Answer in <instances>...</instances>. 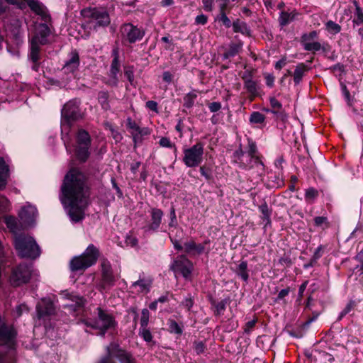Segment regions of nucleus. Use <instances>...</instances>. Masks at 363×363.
<instances>
[{
    "instance_id": "nucleus-1",
    "label": "nucleus",
    "mask_w": 363,
    "mask_h": 363,
    "mask_svg": "<svg viewBox=\"0 0 363 363\" xmlns=\"http://www.w3.org/2000/svg\"><path fill=\"white\" fill-rule=\"evenodd\" d=\"M61 191L60 201L71 220L74 222L82 220L90 196L84 174L77 169H71L64 178Z\"/></svg>"
},
{
    "instance_id": "nucleus-2",
    "label": "nucleus",
    "mask_w": 363,
    "mask_h": 363,
    "mask_svg": "<svg viewBox=\"0 0 363 363\" xmlns=\"http://www.w3.org/2000/svg\"><path fill=\"white\" fill-rule=\"evenodd\" d=\"M50 29L46 23L36 26L33 36L30 40L28 60L33 63L32 69L38 72L41 59V46L50 43Z\"/></svg>"
},
{
    "instance_id": "nucleus-3",
    "label": "nucleus",
    "mask_w": 363,
    "mask_h": 363,
    "mask_svg": "<svg viewBox=\"0 0 363 363\" xmlns=\"http://www.w3.org/2000/svg\"><path fill=\"white\" fill-rule=\"evenodd\" d=\"M13 242L18 255L22 258L35 259L40 255V249L31 236L19 234L14 236Z\"/></svg>"
},
{
    "instance_id": "nucleus-4",
    "label": "nucleus",
    "mask_w": 363,
    "mask_h": 363,
    "mask_svg": "<svg viewBox=\"0 0 363 363\" xmlns=\"http://www.w3.org/2000/svg\"><path fill=\"white\" fill-rule=\"evenodd\" d=\"M79 102L77 100L69 101L65 104L62 109L61 131L62 139L68 150L66 137L68 135L72 122L79 119L81 113L79 108Z\"/></svg>"
},
{
    "instance_id": "nucleus-5",
    "label": "nucleus",
    "mask_w": 363,
    "mask_h": 363,
    "mask_svg": "<svg viewBox=\"0 0 363 363\" xmlns=\"http://www.w3.org/2000/svg\"><path fill=\"white\" fill-rule=\"evenodd\" d=\"M233 162L242 169L254 170L255 178H259L264 172V164L259 157L247 155L242 149L233 153Z\"/></svg>"
},
{
    "instance_id": "nucleus-6",
    "label": "nucleus",
    "mask_w": 363,
    "mask_h": 363,
    "mask_svg": "<svg viewBox=\"0 0 363 363\" xmlns=\"http://www.w3.org/2000/svg\"><path fill=\"white\" fill-rule=\"evenodd\" d=\"M99 257V249L93 244H90L81 255L75 256L70 260V270L72 272L84 271L94 265Z\"/></svg>"
},
{
    "instance_id": "nucleus-7",
    "label": "nucleus",
    "mask_w": 363,
    "mask_h": 363,
    "mask_svg": "<svg viewBox=\"0 0 363 363\" xmlns=\"http://www.w3.org/2000/svg\"><path fill=\"white\" fill-rule=\"evenodd\" d=\"M81 15L88 19V23L94 30L107 27L111 23V18L107 10L101 7H89L81 11Z\"/></svg>"
},
{
    "instance_id": "nucleus-8",
    "label": "nucleus",
    "mask_w": 363,
    "mask_h": 363,
    "mask_svg": "<svg viewBox=\"0 0 363 363\" xmlns=\"http://www.w3.org/2000/svg\"><path fill=\"white\" fill-rule=\"evenodd\" d=\"M96 317L85 321L86 325L99 330V335L104 336L106 331L114 328L116 323L114 318L106 311L98 307L96 309Z\"/></svg>"
},
{
    "instance_id": "nucleus-9",
    "label": "nucleus",
    "mask_w": 363,
    "mask_h": 363,
    "mask_svg": "<svg viewBox=\"0 0 363 363\" xmlns=\"http://www.w3.org/2000/svg\"><path fill=\"white\" fill-rule=\"evenodd\" d=\"M203 144L202 143H196L193 146L184 150L183 162L187 167H198L203 162Z\"/></svg>"
},
{
    "instance_id": "nucleus-10",
    "label": "nucleus",
    "mask_w": 363,
    "mask_h": 363,
    "mask_svg": "<svg viewBox=\"0 0 363 363\" xmlns=\"http://www.w3.org/2000/svg\"><path fill=\"white\" fill-rule=\"evenodd\" d=\"M35 274L32 264H20L13 269L9 281L12 286H18L28 282L31 276Z\"/></svg>"
},
{
    "instance_id": "nucleus-11",
    "label": "nucleus",
    "mask_w": 363,
    "mask_h": 363,
    "mask_svg": "<svg viewBox=\"0 0 363 363\" xmlns=\"http://www.w3.org/2000/svg\"><path fill=\"white\" fill-rule=\"evenodd\" d=\"M91 141V137L87 131L83 129L79 130L77 135L75 151L77 157L80 162H84L89 158Z\"/></svg>"
},
{
    "instance_id": "nucleus-12",
    "label": "nucleus",
    "mask_w": 363,
    "mask_h": 363,
    "mask_svg": "<svg viewBox=\"0 0 363 363\" xmlns=\"http://www.w3.org/2000/svg\"><path fill=\"white\" fill-rule=\"evenodd\" d=\"M318 38V32L313 30L309 33H303L300 39V43L306 51L311 52L313 53L320 50L325 52L326 48L325 45L317 41Z\"/></svg>"
},
{
    "instance_id": "nucleus-13",
    "label": "nucleus",
    "mask_w": 363,
    "mask_h": 363,
    "mask_svg": "<svg viewBox=\"0 0 363 363\" xmlns=\"http://www.w3.org/2000/svg\"><path fill=\"white\" fill-rule=\"evenodd\" d=\"M121 38L123 41L130 44L135 43L143 39L145 35V31L132 23H125L120 28Z\"/></svg>"
},
{
    "instance_id": "nucleus-14",
    "label": "nucleus",
    "mask_w": 363,
    "mask_h": 363,
    "mask_svg": "<svg viewBox=\"0 0 363 363\" xmlns=\"http://www.w3.org/2000/svg\"><path fill=\"white\" fill-rule=\"evenodd\" d=\"M107 352L108 356L103 358L99 363H114L112 358L118 359L121 363H133L132 357L115 344H111L107 347Z\"/></svg>"
},
{
    "instance_id": "nucleus-15",
    "label": "nucleus",
    "mask_w": 363,
    "mask_h": 363,
    "mask_svg": "<svg viewBox=\"0 0 363 363\" xmlns=\"http://www.w3.org/2000/svg\"><path fill=\"white\" fill-rule=\"evenodd\" d=\"M170 269L176 274H180L186 279H189L193 270V264L185 256L177 257L172 263Z\"/></svg>"
},
{
    "instance_id": "nucleus-16",
    "label": "nucleus",
    "mask_w": 363,
    "mask_h": 363,
    "mask_svg": "<svg viewBox=\"0 0 363 363\" xmlns=\"http://www.w3.org/2000/svg\"><path fill=\"white\" fill-rule=\"evenodd\" d=\"M101 279L99 284L101 291H106L114 285L115 278L113 275L110 262L104 259L101 263Z\"/></svg>"
},
{
    "instance_id": "nucleus-17",
    "label": "nucleus",
    "mask_w": 363,
    "mask_h": 363,
    "mask_svg": "<svg viewBox=\"0 0 363 363\" xmlns=\"http://www.w3.org/2000/svg\"><path fill=\"white\" fill-rule=\"evenodd\" d=\"M9 177V166L4 159L0 157V189H4L6 185V179ZM9 200L0 196V211H5L9 207Z\"/></svg>"
},
{
    "instance_id": "nucleus-18",
    "label": "nucleus",
    "mask_w": 363,
    "mask_h": 363,
    "mask_svg": "<svg viewBox=\"0 0 363 363\" xmlns=\"http://www.w3.org/2000/svg\"><path fill=\"white\" fill-rule=\"evenodd\" d=\"M55 308L52 301L49 298H43L36 306L38 319H47L55 313Z\"/></svg>"
},
{
    "instance_id": "nucleus-19",
    "label": "nucleus",
    "mask_w": 363,
    "mask_h": 363,
    "mask_svg": "<svg viewBox=\"0 0 363 363\" xmlns=\"http://www.w3.org/2000/svg\"><path fill=\"white\" fill-rule=\"evenodd\" d=\"M112 56L113 59L112 60L111 68H110V79L107 82L108 85L112 86H116L118 82V74L120 71V62H119V55L117 48H115L112 51Z\"/></svg>"
},
{
    "instance_id": "nucleus-20",
    "label": "nucleus",
    "mask_w": 363,
    "mask_h": 363,
    "mask_svg": "<svg viewBox=\"0 0 363 363\" xmlns=\"http://www.w3.org/2000/svg\"><path fill=\"white\" fill-rule=\"evenodd\" d=\"M38 212L34 206L28 204L19 212V218L25 225H32L35 220Z\"/></svg>"
},
{
    "instance_id": "nucleus-21",
    "label": "nucleus",
    "mask_w": 363,
    "mask_h": 363,
    "mask_svg": "<svg viewBox=\"0 0 363 363\" xmlns=\"http://www.w3.org/2000/svg\"><path fill=\"white\" fill-rule=\"evenodd\" d=\"M242 79L244 82V88L250 94L251 100H253L258 95L259 86L257 82L252 79V76L249 72H245Z\"/></svg>"
},
{
    "instance_id": "nucleus-22",
    "label": "nucleus",
    "mask_w": 363,
    "mask_h": 363,
    "mask_svg": "<svg viewBox=\"0 0 363 363\" xmlns=\"http://www.w3.org/2000/svg\"><path fill=\"white\" fill-rule=\"evenodd\" d=\"M270 103V113L274 115V116L281 121H284L287 118V115L283 108V106L280 101H279L275 97L269 98Z\"/></svg>"
},
{
    "instance_id": "nucleus-23",
    "label": "nucleus",
    "mask_w": 363,
    "mask_h": 363,
    "mask_svg": "<svg viewBox=\"0 0 363 363\" xmlns=\"http://www.w3.org/2000/svg\"><path fill=\"white\" fill-rule=\"evenodd\" d=\"M150 215L151 222L147 226V230L156 231L161 224L164 213L161 209L153 208L151 209Z\"/></svg>"
},
{
    "instance_id": "nucleus-24",
    "label": "nucleus",
    "mask_w": 363,
    "mask_h": 363,
    "mask_svg": "<svg viewBox=\"0 0 363 363\" xmlns=\"http://www.w3.org/2000/svg\"><path fill=\"white\" fill-rule=\"evenodd\" d=\"M79 65V55L76 50H73L69 55V59L66 62L64 69L65 72H74Z\"/></svg>"
},
{
    "instance_id": "nucleus-25",
    "label": "nucleus",
    "mask_w": 363,
    "mask_h": 363,
    "mask_svg": "<svg viewBox=\"0 0 363 363\" xmlns=\"http://www.w3.org/2000/svg\"><path fill=\"white\" fill-rule=\"evenodd\" d=\"M29 8L37 15H39L45 21L48 18L46 8L38 0H24Z\"/></svg>"
},
{
    "instance_id": "nucleus-26",
    "label": "nucleus",
    "mask_w": 363,
    "mask_h": 363,
    "mask_svg": "<svg viewBox=\"0 0 363 363\" xmlns=\"http://www.w3.org/2000/svg\"><path fill=\"white\" fill-rule=\"evenodd\" d=\"M65 296L66 298L70 300L72 303L65 305V308H69L70 310L77 312L84 304L85 301L81 296L71 294H66Z\"/></svg>"
},
{
    "instance_id": "nucleus-27",
    "label": "nucleus",
    "mask_w": 363,
    "mask_h": 363,
    "mask_svg": "<svg viewBox=\"0 0 363 363\" xmlns=\"http://www.w3.org/2000/svg\"><path fill=\"white\" fill-rule=\"evenodd\" d=\"M298 16V13L296 10L291 11H281L279 16V23L281 27H284L294 21Z\"/></svg>"
},
{
    "instance_id": "nucleus-28",
    "label": "nucleus",
    "mask_w": 363,
    "mask_h": 363,
    "mask_svg": "<svg viewBox=\"0 0 363 363\" xmlns=\"http://www.w3.org/2000/svg\"><path fill=\"white\" fill-rule=\"evenodd\" d=\"M152 282V279L150 278H140L138 281L132 284L131 288H138L137 291L139 293H147L150 291Z\"/></svg>"
},
{
    "instance_id": "nucleus-29",
    "label": "nucleus",
    "mask_w": 363,
    "mask_h": 363,
    "mask_svg": "<svg viewBox=\"0 0 363 363\" xmlns=\"http://www.w3.org/2000/svg\"><path fill=\"white\" fill-rule=\"evenodd\" d=\"M220 1L219 9H220V16L217 18V19L222 22V23L226 27L230 28L233 24H231L230 20L226 16L225 10L228 5L229 0H218Z\"/></svg>"
},
{
    "instance_id": "nucleus-30",
    "label": "nucleus",
    "mask_w": 363,
    "mask_h": 363,
    "mask_svg": "<svg viewBox=\"0 0 363 363\" xmlns=\"http://www.w3.org/2000/svg\"><path fill=\"white\" fill-rule=\"evenodd\" d=\"M308 67L304 63H299L296 65L294 72V82L295 84H299Z\"/></svg>"
},
{
    "instance_id": "nucleus-31",
    "label": "nucleus",
    "mask_w": 363,
    "mask_h": 363,
    "mask_svg": "<svg viewBox=\"0 0 363 363\" xmlns=\"http://www.w3.org/2000/svg\"><path fill=\"white\" fill-rule=\"evenodd\" d=\"M185 252L186 253L201 254L205 250V247L201 244H196L194 241L191 240L184 243Z\"/></svg>"
},
{
    "instance_id": "nucleus-32",
    "label": "nucleus",
    "mask_w": 363,
    "mask_h": 363,
    "mask_svg": "<svg viewBox=\"0 0 363 363\" xmlns=\"http://www.w3.org/2000/svg\"><path fill=\"white\" fill-rule=\"evenodd\" d=\"M354 4L355 6V11L352 23L353 27L355 28L363 24V10L357 1H354Z\"/></svg>"
},
{
    "instance_id": "nucleus-33",
    "label": "nucleus",
    "mask_w": 363,
    "mask_h": 363,
    "mask_svg": "<svg viewBox=\"0 0 363 363\" xmlns=\"http://www.w3.org/2000/svg\"><path fill=\"white\" fill-rule=\"evenodd\" d=\"M4 223L10 231L15 235V236L18 235L17 233L19 231V228L15 217L11 216H6L4 218Z\"/></svg>"
},
{
    "instance_id": "nucleus-34",
    "label": "nucleus",
    "mask_w": 363,
    "mask_h": 363,
    "mask_svg": "<svg viewBox=\"0 0 363 363\" xmlns=\"http://www.w3.org/2000/svg\"><path fill=\"white\" fill-rule=\"evenodd\" d=\"M242 47V43H232L230 45L228 50L223 54V59H228L235 56L239 53Z\"/></svg>"
},
{
    "instance_id": "nucleus-35",
    "label": "nucleus",
    "mask_w": 363,
    "mask_h": 363,
    "mask_svg": "<svg viewBox=\"0 0 363 363\" xmlns=\"http://www.w3.org/2000/svg\"><path fill=\"white\" fill-rule=\"evenodd\" d=\"M233 28L235 33H241L245 35H250V30L245 22L237 20L233 23Z\"/></svg>"
},
{
    "instance_id": "nucleus-36",
    "label": "nucleus",
    "mask_w": 363,
    "mask_h": 363,
    "mask_svg": "<svg viewBox=\"0 0 363 363\" xmlns=\"http://www.w3.org/2000/svg\"><path fill=\"white\" fill-rule=\"evenodd\" d=\"M236 273L243 281H247L249 274L247 271V262L246 261L242 260L240 262L238 265Z\"/></svg>"
},
{
    "instance_id": "nucleus-37",
    "label": "nucleus",
    "mask_w": 363,
    "mask_h": 363,
    "mask_svg": "<svg viewBox=\"0 0 363 363\" xmlns=\"http://www.w3.org/2000/svg\"><path fill=\"white\" fill-rule=\"evenodd\" d=\"M109 95L107 91H101L98 94V101L103 109L109 110L111 106L108 102Z\"/></svg>"
},
{
    "instance_id": "nucleus-38",
    "label": "nucleus",
    "mask_w": 363,
    "mask_h": 363,
    "mask_svg": "<svg viewBox=\"0 0 363 363\" xmlns=\"http://www.w3.org/2000/svg\"><path fill=\"white\" fill-rule=\"evenodd\" d=\"M197 94L195 91H191L186 94L184 97V107L186 108H191L194 106Z\"/></svg>"
},
{
    "instance_id": "nucleus-39",
    "label": "nucleus",
    "mask_w": 363,
    "mask_h": 363,
    "mask_svg": "<svg viewBox=\"0 0 363 363\" xmlns=\"http://www.w3.org/2000/svg\"><path fill=\"white\" fill-rule=\"evenodd\" d=\"M259 210L262 214V219L267 223H270V216L272 211L269 208L267 204L264 202L259 206Z\"/></svg>"
},
{
    "instance_id": "nucleus-40",
    "label": "nucleus",
    "mask_w": 363,
    "mask_h": 363,
    "mask_svg": "<svg viewBox=\"0 0 363 363\" xmlns=\"http://www.w3.org/2000/svg\"><path fill=\"white\" fill-rule=\"evenodd\" d=\"M171 333L181 335L183 332L182 326L179 325L174 320L169 319L167 323Z\"/></svg>"
},
{
    "instance_id": "nucleus-41",
    "label": "nucleus",
    "mask_w": 363,
    "mask_h": 363,
    "mask_svg": "<svg viewBox=\"0 0 363 363\" xmlns=\"http://www.w3.org/2000/svg\"><path fill=\"white\" fill-rule=\"evenodd\" d=\"M265 120V116L259 111H254L250 116V122L251 123L259 124L262 123Z\"/></svg>"
},
{
    "instance_id": "nucleus-42",
    "label": "nucleus",
    "mask_w": 363,
    "mask_h": 363,
    "mask_svg": "<svg viewBox=\"0 0 363 363\" xmlns=\"http://www.w3.org/2000/svg\"><path fill=\"white\" fill-rule=\"evenodd\" d=\"M327 30L332 34H337L340 32L341 26L333 21H328L325 23Z\"/></svg>"
},
{
    "instance_id": "nucleus-43",
    "label": "nucleus",
    "mask_w": 363,
    "mask_h": 363,
    "mask_svg": "<svg viewBox=\"0 0 363 363\" xmlns=\"http://www.w3.org/2000/svg\"><path fill=\"white\" fill-rule=\"evenodd\" d=\"M150 134V131L147 128H139V130L137 133H133V141L136 143L141 141V137L143 135H147Z\"/></svg>"
},
{
    "instance_id": "nucleus-44",
    "label": "nucleus",
    "mask_w": 363,
    "mask_h": 363,
    "mask_svg": "<svg viewBox=\"0 0 363 363\" xmlns=\"http://www.w3.org/2000/svg\"><path fill=\"white\" fill-rule=\"evenodd\" d=\"M315 225L323 228L328 227V222L327 217L317 216L314 218Z\"/></svg>"
},
{
    "instance_id": "nucleus-45",
    "label": "nucleus",
    "mask_w": 363,
    "mask_h": 363,
    "mask_svg": "<svg viewBox=\"0 0 363 363\" xmlns=\"http://www.w3.org/2000/svg\"><path fill=\"white\" fill-rule=\"evenodd\" d=\"M150 313L147 308H143L141 312L140 326L141 328L147 327L149 322Z\"/></svg>"
},
{
    "instance_id": "nucleus-46",
    "label": "nucleus",
    "mask_w": 363,
    "mask_h": 363,
    "mask_svg": "<svg viewBox=\"0 0 363 363\" xmlns=\"http://www.w3.org/2000/svg\"><path fill=\"white\" fill-rule=\"evenodd\" d=\"M318 195V191L314 188H309L306 189L305 193V198L307 201L314 200Z\"/></svg>"
},
{
    "instance_id": "nucleus-47",
    "label": "nucleus",
    "mask_w": 363,
    "mask_h": 363,
    "mask_svg": "<svg viewBox=\"0 0 363 363\" xmlns=\"http://www.w3.org/2000/svg\"><path fill=\"white\" fill-rule=\"evenodd\" d=\"M354 259L360 263V265H357L354 269L363 274V249L356 255Z\"/></svg>"
},
{
    "instance_id": "nucleus-48",
    "label": "nucleus",
    "mask_w": 363,
    "mask_h": 363,
    "mask_svg": "<svg viewBox=\"0 0 363 363\" xmlns=\"http://www.w3.org/2000/svg\"><path fill=\"white\" fill-rule=\"evenodd\" d=\"M139 334L143 337V338L146 342H150L152 340V334L150 331L148 329H147V327H144V328H140Z\"/></svg>"
},
{
    "instance_id": "nucleus-49",
    "label": "nucleus",
    "mask_w": 363,
    "mask_h": 363,
    "mask_svg": "<svg viewBox=\"0 0 363 363\" xmlns=\"http://www.w3.org/2000/svg\"><path fill=\"white\" fill-rule=\"evenodd\" d=\"M125 243L128 246L135 247L138 243V240L136 237L132 235H127L125 239Z\"/></svg>"
},
{
    "instance_id": "nucleus-50",
    "label": "nucleus",
    "mask_w": 363,
    "mask_h": 363,
    "mask_svg": "<svg viewBox=\"0 0 363 363\" xmlns=\"http://www.w3.org/2000/svg\"><path fill=\"white\" fill-rule=\"evenodd\" d=\"M257 150L256 144L252 141H250L248 150L247 152H245V154L247 155L252 156V157H258L257 155Z\"/></svg>"
},
{
    "instance_id": "nucleus-51",
    "label": "nucleus",
    "mask_w": 363,
    "mask_h": 363,
    "mask_svg": "<svg viewBox=\"0 0 363 363\" xmlns=\"http://www.w3.org/2000/svg\"><path fill=\"white\" fill-rule=\"evenodd\" d=\"M127 126L128 128L131 130V134L133 135V133H137L138 130H139V125L130 118H128L127 119Z\"/></svg>"
},
{
    "instance_id": "nucleus-52",
    "label": "nucleus",
    "mask_w": 363,
    "mask_h": 363,
    "mask_svg": "<svg viewBox=\"0 0 363 363\" xmlns=\"http://www.w3.org/2000/svg\"><path fill=\"white\" fill-rule=\"evenodd\" d=\"M213 1H215L219 7L220 1L218 0H202L204 9L207 11H211Z\"/></svg>"
},
{
    "instance_id": "nucleus-53",
    "label": "nucleus",
    "mask_w": 363,
    "mask_h": 363,
    "mask_svg": "<svg viewBox=\"0 0 363 363\" xmlns=\"http://www.w3.org/2000/svg\"><path fill=\"white\" fill-rule=\"evenodd\" d=\"M170 216H171V219H170V222L169 223V227H176L177 225V220L175 210L174 208H172V209H171Z\"/></svg>"
},
{
    "instance_id": "nucleus-54",
    "label": "nucleus",
    "mask_w": 363,
    "mask_h": 363,
    "mask_svg": "<svg viewBox=\"0 0 363 363\" xmlns=\"http://www.w3.org/2000/svg\"><path fill=\"white\" fill-rule=\"evenodd\" d=\"M221 106L220 102H211L208 104V108L212 113L218 111L221 108Z\"/></svg>"
},
{
    "instance_id": "nucleus-55",
    "label": "nucleus",
    "mask_w": 363,
    "mask_h": 363,
    "mask_svg": "<svg viewBox=\"0 0 363 363\" xmlns=\"http://www.w3.org/2000/svg\"><path fill=\"white\" fill-rule=\"evenodd\" d=\"M208 18L204 14L198 15L196 17L195 23L196 24L205 25L207 23Z\"/></svg>"
},
{
    "instance_id": "nucleus-56",
    "label": "nucleus",
    "mask_w": 363,
    "mask_h": 363,
    "mask_svg": "<svg viewBox=\"0 0 363 363\" xmlns=\"http://www.w3.org/2000/svg\"><path fill=\"white\" fill-rule=\"evenodd\" d=\"M160 146L164 147H172V144L168 138L162 137L159 142Z\"/></svg>"
},
{
    "instance_id": "nucleus-57",
    "label": "nucleus",
    "mask_w": 363,
    "mask_h": 363,
    "mask_svg": "<svg viewBox=\"0 0 363 363\" xmlns=\"http://www.w3.org/2000/svg\"><path fill=\"white\" fill-rule=\"evenodd\" d=\"M124 74L129 81V82L130 83V84H133L134 82V73L132 69H125Z\"/></svg>"
},
{
    "instance_id": "nucleus-58",
    "label": "nucleus",
    "mask_w": 363,
    "mask_h": 363,
    "mask_svg": "<svg viewBox=\"0 0 363 363\" xmlns=\"http://www.w3.org/2000/svg\"><path fill=\"white\" fill-rule=\"evenodd\" d=\"M146 107L156 113L158 112L157 103L154 101H148L146 102Z\"/></svg>"
},
{
    "instance_id": "nucleus-59",
    "label": "nucleus",
    "mask_w": 363,
    "mask_h": 363,
    "mask_svg": "<svg viewBox=\"0 0 363 363\" xmlns=\"http://www.w3.org/2000/svg\"><path fill=\"white\" fill-rule=\"evenodd\" d=\"M290 291V289L288 287L286 289H284L281 290L276 298V301L283 299L284 297L288 296L289 293Z\"/></svg>"
},
{
    "instance_id": "nucleus-60",
    "label": "nucleus",
    "mask_w": 363,
    "mask_h": 363,
    "mask_svg": "<svg viewBox=\"0 0 363 363\" xmlns=\"http://www.w3.org/2000/svg\"><path fill=\"white\" fill-rule=\"evenodd\" d=\"M225 309V302L221 301L216 305V310L218 313H220Z\"/></svg>"
},
{
    "instance_id": "nucleus-61",
    "label": "nucleus",
    "mask_w": 363,
    "mask_h": 363,
    "mask_svg": "<svg viewBox=\"0 0 363 363\" xmlns=\"http://www.w3.org/2000/svg\"><path fill=\"white\" fill-rule=\"evenodd\" d=\"M279 264L283 266H290L291 264V259L289 257H282L279 260Z\"/></svg>"
},
{
    "instance_id": "nucleus-62",
    "label": "nucleus",
    "mask_w": 363,
    "mask_h": 363,
    "mask_svg": "<svg viewBox=\"0 0 363 363\" xmlns=\"http://www.w3.org/2000/svg\"><path fill=\"white\" fill-rule=\"evenodd\" d=\"M0 363H14L11 357L4 355L0 353Z\"/></svg>"
},
{
    "instance_id": "nucleus-63",
    "label": "nucleus",
    "mask_w": 363,
    "mask_h": 363,
    "mask_svg": "<svg viewBox=\"0 0 363 363\" xmlns=\"http://www.w3.org/2000/svg\"><path fill=\"white\" fill-rule=\"evenodd\" d=\"M265 80H266V84L269 86V87H272L273 85H274V77L273 75L272 74H267L266 77H265Z\"/></svg>"
},
{
    "instance_id": "nucleus-64",
    "label": "nucleus",
    "mask_w": 363,
    "mask_h": 363,
    "mask_svg": "<svg viewBox=\"0 0 363 363\" xmlns=\"http://www.w3.org/2000/svg\"><path fill=\"white\" fill-rule=\"evenodd\" d=\"M199 171L201 174L207 180L211 179V174L208 172L205 168V167H200Z\"/></svg>"
}]
</instances>
